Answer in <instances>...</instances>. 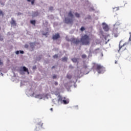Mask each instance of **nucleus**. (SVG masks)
<instances>
[{"label":"nucleus","instance_id":"11","mask_svg":"<svg viewBox=\"0 0 131 131\" xmlns=\"http://www.w3.org/2000/svg\"><path fill=\"white\" fill-rule=\"evenodd\" d=\"M58 101V102H62L63 101V97H62V96L59 95Z\"/></svg>","mask_w":131,"mask_h":131},{"label":"nucleus","instance_id":"30","mask_svg":"<svg viewBox=\"0 0 131 131\" xmlns=\"http://www.w3.org/2000/svg\"><path fill=\"white\" fill-rule=\"evenodd\" d=\"M54 84H55V85H58V83H57V82H54Z\"/></svg>","mask_w":131,"mask_h":131},{"label":"nucleus","instance_id":"43","mask_svg":"<svg viewBox=\"0 0 131 131\" xmlns=\"http://www.w3.org/2000/svg\"><path fill=\"white\" fill-rule=\"evenodd\" d=\"M64 99H66V98L64 97Z\"/></svg>","mask_w":131,"mask_h":131},{"label":"nucleus","instance_id":"24","mask_svg":"<svg viewBox=\"0 0 131 131\" xmlns=\"http://www.w3.org/2000/svg\"><path fill=\"white\" fill-rule=\"evenodd\" d=\"M80 30H81V31H83L84 30H85L84 27H82L80 28Z\"/></svg>","mask_w":131,"mask_h":131},{"label":"nucleus","instance_id":"7","mask_svg":"<svg viewBox=\"0 0 131 131\" xmlns=\"http://www.w3.org/2000/svg\"><path fill=\"white\" fill-rule=\"evenodd\" d=\"M42 127V123H41V122H40L36 124V130H38L39 128H41Z\"/></svg>","mask_w":131,"mask_h":131},{"label":"nucleus","instance_id":"33","mask_svg":"<svg viewBox=\"0 0 131 131\" xmlns=\"http://www.w3.org/2000/svg\"><path fill=\"white\" fill-rule=\"evenodd\" d=\"M48 35V33H45L43 34V35Z\"/></svg>","mask_w":131,"mask_h":131},{"label":"nucleus","instance_id":"40","mask_svg":"<svg viewBox=\"0 0 131 131\" xmlns=\"http://www.w3.org/2000/svg\"><path fill=\"white\" fill-rule=\"evenodd\" d=\"M51 111H53V108H50Z\"/></svg>","mask_w":131,"mask_h":131},{"label":"nucleus","instance_id":"19","mask_svg":"<svg viewBox=\"0 0 131 131\" xmlns=\"http://www.w3.org/2000/svg\"><path fill=\"white\" fill-rule=\"evenodd\" d=\"M82 59H86V55L85 54H83L82 55Z\"/></svg>","mask_w":131,"mask_h":131},{"label":"nucleus","instance_id":"25","mask_svg":"<svg viewBox=\"0 0 131 131\" xmlns=\"http://www.w3.org/2000/svg\"><path fill=\"white\" fill-rule=\"evenodd\" d=\"M53 79H55L57 78V75H54L53 76Z\"/></svg>","mask_w":131,"mask_h":131},{"label":"nucleus","instance_id":"15","mask_svg":"<svg viewBox=\"0 0 131 131\" xmlns=\"http://www.w3.org/2000/svg\"><path fill=\"white\" fill-rule=\"evenodd\" d=\"M23 71H25V72L28 71V69H27L26 67H23Z\"/></svg>","mask_w":131,"mask_h":131},{"label":"nucleus","instance_id":"41","mask_svg":"<svg viewBox=\"0 0 131 131\" xmlns=\"http://www.w3.org/2000/svg\"><path fill=\"white\" fill-rule=\"evenodd\" d=\"M18 15H21V13H18Z\"/></svg>","mask_w":131,"mask_h":131},{"label":"nucleus","instance_id":"6","mask_svg":"<svg viewBox=\"0 0 131 131\" xmlns=\"http://www.w3.org/2000/svg\"><path fill=\"white\" fill-rule=\"evenodd\" d=\"M103 25V29L104 30V31H109V26H107L106 23H103L102 24Z\"/></svg>","mask_w":131,"mask_h":131},{"label":"nucleus","instance_id":"36","mask_svg":"<svg viewBox=\"0 0 131 131\" xmlns=\"http://www.w3.org/2000/svg\"><path fill=\"white\" fill-rule=\"evenodd\" d=\"M70 68H73V67H72V66H70Z\"/></svg>","mask_w":131,"mask_h":131},{"label":"nucleus","instance_id":"42","mask_svg":"<svg viewBox=\"0 0 131 131\" xmlns=\"http://www.w3.org/2000/svg\"><path fill=\"white\" fill-rule=\"evenodd\" d=\"M117 10H118V8H116Z\"/></svg>","mask_w":131,"mask_h":131},{"label":"nucleus","instance_id":"3","mask_svg":"<svg viewBox=\"0 0 131 131\" xmlns=\"http://www.w3.org/2000/svg\"><path fill=\"white\" fill-rule=\"evenodd\" d=\"M95 67L96 71L99 74L101 73H103L104 72V70H105V68L100 64H96L95 66Z\"/></svg>","mask_w":131,"mask_h":131},{"label":"nucleus","instance_id":"1","mask_svg":"<svg viewBox=\"0 0 131 131\" xmlns=\"http://www.w3.org/2000/svg\"><path fill=\"white\" fill-rule=\"evenodd\" d=\"M67 40L68 41H71V45H75V46H78L80 43V41L84 46H89L91 43V38L87 34L82 35L80 40L78 38H72L70 39H67Z\"/></svg>","mask_w":131,"mask_h":131},{"label":"nucleus","instance_id":"44","mask_svg":"<svg viewBox=\"0 0 131 131\" xmlns=\"http://www.w3.org/2000/svg\"><path fill=\"white\" fill-rule=\"evenodd\" d=\"M0 30H1V27H0Z\"/></svg>","mask_w":131,"mask_h":131},{"label":"nucleus","instance_id":"5","mask_svg":"<svg viewBox=\"0 0 131 131\" xmlns=\"http://www.w3.org/2000/svg\"><path fill=\"white\" fill-rule=\"evenodd\" d=\"M113 35L115 37H118V35H119V33H118V31H117V29H114L113 31Z\"/></svg>","mask_w":131,"mask_h":131},{"label":"nucleus","instance_id":"35","mask_svg":"<svg viewBox=\"0 0 131 131\" xmlns=\"http://www.w3.org/2000/svg\"><path fill=\"white\" fill-rule=\"evenodd\" d=\"M115 64H117V61L115 60Z\"/></svg>","mask_w":131,"mask_h":131},{"label":"nucleus","instance_id":"22","mask_svg":"<svg viewBox=\"0 0 131 131\" xmlns=\"http://www.w3.org/2000/svg\"><path fill=\"white\" fill-rule=\"evenodd\" d=\"M34 16H38V12H34Z\"/></svg>","mask_w":131,"mask_h":131},{"label":"nucleus","instance_id":"34","mask_svg":"<svg viewBox=\"0 0 131 131\" xmlns=\"http://www.w3.org/2000/svg\"><path fill=\"white\" fill-rule=\"evenodd\" d=\"M33 69H36V66H34L33 67Z\"/></svg>","mask_w":131,"mask_h":131},{"label":"nucleus","instance_id":"23","mask_svg":"<svg viewBox=\"0 0 131 131\" xmlns=\"http://www.w3.org/2000/svg\"><path fill=\"white\" fill-rule=\"evenodd\" d=\"M83 68L84 69H87L88 68V66H86V64H84L83 66Z\"/></svg>","mask_w":131,"mask_h":131},{"label":"nucleus","instance_id":"18","mask_svg":"<svg viewBox=\"0 0 131 131\" xmlns=\"http://www.w3.org/2000/svg\"><path fill=\"white\" fill-rule=\"evenodd\" d=\"M75 15L76 17H77V18H79V17H80L79 13H76L75 14Z\"/></svg>","mask_w":131,"mask_h":131},{"label":"nucleus","instance_id":"37","mask_svg":"<svg viewBox=\"0 0 131 131\" xmlns=\"http://www.w3.org/2000/svg\"><path fill=\"white\" fill-rule=\"evenodd\" d=\"M28 2H29V3H30V2H31V0H27Z\"/></svg>","mask_w":131,"mask_h":131},{"label":"nucleus","instance_id":"31","mask_svg":"<svg viewBox=\"0 0 131 131\" xmlns=\"http://www.w3.org/2000/svg\"><path fill=\"white\" fill-rule=\"evenodd\" d=\"M0 40H1V41H3V40H4V38H0Z\"/></svg>","mask_w":131,"mask_h":131},{"label":"nucleus","instance_id":"39","mask_svg":"<svg viewBox=\"0 0 131 131\" xmlns=\"http://www.w3.org/2000/svg\"><path fill=\"white\" fill-rule=\"evenodd\" d=\"M53 68H55V66H53V67H52V69H53Z\"/></svg>","mask_w":131,"mask_h":131},{"label":"nucleus","instance_id":"20","mask_svg":"<svg viewBox=\"0 0 131 131\" xmlns=\"http://www.w3.org/2000/svg\"><path fill=\"white\" fill-rule=\"evenodd\" d=\"M72 60L73 62H74L75 63H76V62H77V59L76 58H73Z\"/></svg>","mask_w":131,"mask_h":131},{"label":"nucleus","instance_id":"8","mask_svg":"<svg viewBox=\"0 0 131 131\" xmlns=\"http://www.w3.org/2000/svg\"><path fill=\"white\" fill-rule=\"evenodd\" d=\"M58 38H60V34L59 33L53 35L52 37V39H54L55 40L56 39H58Z\"/></svg>","mask_w":131,"mask_h":131},{"label":"nucleus","instance_id":"26","mask_svg":"<svg viewBox=\"0 0 131 131\" xmlns=\"http://www.w3.org/2000/svg\"><path fill=\"white\" fill-rule=\"evenodd\" d=\"M31 2L32 5H34V2H35V0H32Z\"/></svg>","mask_w":131,"mask_h":131},{"label":"nucleus","instance_id":"32","mask_svg":"<svg viewBox=\"0 0 131 131\" xmlns=\"http://www.w3.org/2000/svg\"><path fill=\"white\" fill-rule=\"evenodd\" d=\"M3 62H2L1 61H0V66L3 65Z\"/></svg>","mask_w":131,"mask_h":131},{"label":"nucleus","instance_id":"29","mask_svg":"<svg viewBox=\"0 0 131 131\" xmlns=\"http://www.w3.org/2000/svg\"><path fill=\"white\" fill-rule=\"evenodd\" d=\"M20 54H24V51H20Z\"/></svg>","mask_w":131,"mask_h":131},{"label":"nucleus","instance_id":"21","mask_svg":"<svg viewBox=\"0 0 131 131\" xmlns=\"http://www.w3.org/2000/svg\"><path fill=\"white\" fill-rule=\"evenodd\" d=\"M54 59H57L58 58V55L55 54V55L53 56Z\"/></svg>","mask_w":131,"mask_h":131},{"label":"nucleus","instance_id":"27","mask_svg":"<svg viewBox=\"0 0 131 131\" xmlns=\"http://www.w3.org/2000/svg\"><path fill=\"white\" fill-rule=\"evenodd\" d=\"M19 53H20V51H17L15 52V53H16V55H19Z\"/></svg>","mask_w":131,"mask_h":131},{"label":"nucleus","instance_id":"4","mask_svg":"<svg viewBox=\"0 0 131 131\" xmlns=\"http://www.w3.org/2000/svg\"><path fill=\"white\" fill-rule=\"evenodd\" d=\"M127 47H128V43H127V42L124 43L122 46H120V43L119 49L118 50V53H119L120 51L121 52H123L124 51H125Z\"/></svg>","mask_w":131,"mask_h":131},{"label":"nucleus","instance_id":"38","mask_svg":"<svg viewBox=\"0 0 131 131\" xmlns=\"http://www.w3.org/2000/svg\"><path fill=\"white\" fill-rule=\"evenodd\" d=\"M26 72H27L28 74H29V71H28H28H27Z\"/></svg>","mask_w":131,"mask_h":131},{"label":"nucleus","instance_id":"13","mask_svg":"<svg viewBox=\"0 0 131 131\" xmlns=\"http://www.w3.org/2000/svg\"><path fill=\"white\" fill-rule=\"evenodd\" d=\"M62 102L63 104H64V105H66L67 104H68V103H69V100H63Z\"/></svg>","mask_w":131,"mask_h":131},{"label":"nucleus","instance_id":"14","mask_svg":"<svg viewBox=\"0 0 131 131\" xmlns=\"http://www.w3.org/2000/svg\"><path fill=\"white\" fill-rule=\"evenodd\" d=\"M67 78H68L69 79H71L72 78V76L70 74H67Z\"/></svg>","mask_w":131,"mask_h":131},{"label":"nucleus","instance_id":"10","mask_svg":"<svg viewBox=\"0 0 131 131\" xmlns=\"http://www.w3.org/2000/svg\"><path fill=\"white\" fill-rule=\"evenodd\" d=\"M35 98H37V99H40L41 100L42 99V95L41 94H38L35 96Z\"/></svg>","mask_w":131,"mask_h":131},{"label":"nucleus","instance_id":"9","mask_svg":"<svg viewBox=\"0 0 131 131\" xmlns=\"http://www.w3.org/2000/svg\"><path fill=\"white\" fill-rule=\"evenodd\" d=\"M11 25H12V26H16L17 25V24L16 23V21L15 20H14L13 18H11V21L10 22Z\"/></svg>","mask_w":131,"mask_h":131},{"label":"nucleus","instance_id":"12","mask_svg":"<svg viewBox=\"0 0 131 131\" xmlns=\"http://www.w3.org/2000/svg\"><path fill=\"white\" fill-rule=\"evenodd\" d=\"M68 59V58L67 57H64L61 58V61H62V62H65V61H67Z\"/></svg>","mask_w":131,"mask_h":131},{"label":"nucleus","instance_id":"2","mask_svg":"<svg viewBox=\"0 0 131 131\" xmlns=\"http://www.w3.org/2000/svg\"><path fill=\"white\" fill-rule=\"evenodd\" d=\"M68 17L71 18L66 17L64 19V22L66 24H73V18L74 15L72 13V11H70L68 14Z\"/></svg>","mask_w":131,"mask_h":131},{"label":"nucleus","instance_id":"16","mask_svg":"<svg viewBox=\"0 0 131 131\" xmlns=\"http://www.w3.org/2000/svg\"><path fill=\"white\" fill-rule=\"evenodd\" d=\"M30 23L31 24H33V25H35L36 21H35V20H31Z\"/></svg>","mask_w":131,"mask_h":131},{"label":"nucleus","instance_id":"28","mask_svg":"<svg viewBox=\"0 0 131 131\" xmlns=\"http://www.w3.org/2000/svg\"><path fill=\"white\" fill-rule=\"evenodd\" d=\"M53 7H51L49 8L50 11H52L53 10Z\"/></svg>","mask_w":131,"mask_h":131},{"label":"nucleus","instance_id":"17","mask_svg":"<svg viewBox=\"0 0 131 131\" xmlns=\"http://www.w3.org/2000/svg\"><path fill=\"white\" fill-rule=\"evenodd\" d=\"M2 15V17H4V16L5 15V13H4V12H3V11L0 10V16Z\"/></svg>","mask_w":131,"mask_h":131}]
</instances>
